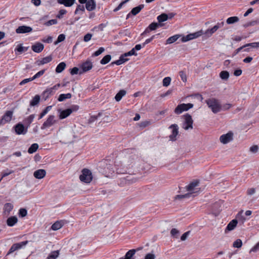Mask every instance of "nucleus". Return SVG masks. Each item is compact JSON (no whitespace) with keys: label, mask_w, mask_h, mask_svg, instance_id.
I'll return each mask as SVG.
<instances>
[{"label":"nucleus","mask_w":259,"mask_h":259,"mask_svg":"<svg viewBox=\"0 0 259 259\" xmlns=\"http://www.w3.org/2000/svg\"><path fill=\"white\" fill-rule=\"evenodd\" d=\"M206 103L214 113H218L222 110V106L220 102L215 98L209 99L206 100Z\"/></svg>","instance_id":"f03ea898"},{"label":"nucleus","mask_w":259,"mask_h":259,"mask_svg":"<svg viewBox=\"0 0 259 259\" xmlns=\"http://www.w3.org/2000/svg\"><path fill=\"white\" fill-rule=\"evenodd\" d=\"M244 47H251L252 48H259V42H254L246 44Z\"/></svg>","instance_id":"3c124183"},{"label":"nucleus","mask_w":259,"mask_h":259,"mask_svg":"<svg viewBox=\"0 0 259 259\" xmlns=\"http://www.w3.org/2000/svg\"><path fill=\"white\" fill-rule=\"evenodd\" d=\"M183 117L184 120L182 124V127L185 130L192 129L193 120L192 118V116L190 114L187 113L184 115Z\"/></svg>","instance_id":"20e7f679"},{"label":"nucleus","mask_w":259,"mask_h":259,"mask_svg":"<svg viewBox=\"0 0 259 259\" xmlns=\"http://www.w3.org/2000/svg\"><path fill=\"white\" fill-rule=\"evenodd\" d=\"M105 51V49L103 47H101L99 49V50L97 51H96L94 54L92 55V57H97L101 54L104 51Z\"/></svg>","instance_id":"5fc2aeb1"},{"label":"nucleus","mask_w":259,"mask_h":259,"mask_svg":"<svg viewBox=\"0 0 259 259\" xmlns=\"http://www.w3.org/2000/svg\"><path fill=\"white\" fill-rule=\"evenodd\" d=\"M55 90L53 89V87L47 89L43 92V95L46 97V98H49V97L53 94H54Z\"/></svg>","instance_id":"bb28decb"},{"label":"nucleus","mask_w":259,"mask_h":259,"mask_svg":"<svg viewBox=\"0 0 259 259\" xmlns=\"http://www.w3.org/2000/svg\"><path fill=\"white\" fill-rule=\"evenodd\" d=\"M257 23V21L256 20H253L251 21L248 22L246 23L243 25V27L245 28L251 26H254L256 25Z\"/></svg>","instance_id":"4d7b16f0"},{"label":"nucleus","mask_w":259,"mask_h":259,"mask_svg":"<svg viewBox=\"0 0 259 259\" xmlns=\"http://www.w3.org/2000/svg\"><path fill=\"white\" fill-rule=\"evenodd\" d=\"M233 134L232 132H229L226 134L222 135L220 140L223 144H227L233 140Z\"/></svg>","instance_id":"4468645a"},{"label":"nucleus","mask_w":259,"mask_h":259,"mask_svg":"<svg viewBox=\"0 0 259 259\" xmlns=\"http://www.w3.org/2000/svg\"><path fill=\"white\" fill-rule=\"evenodd\" d=\"M192 39H193L192 36H191V34L190 33L186 36H184L182 38V41L186 42V41H188L192 40Z\"/></svg>","instance_id":"bf43d9fd"},{"label":"nucleus","mask_w":259,"mask_h":259,"mask_svg":"<svg viewBox=\"0 0 259 259\" xmlns=\"http://www.w3.org/2000/svg\"><path fill=\"white\" fill-rule=\"evenodd\" d=\"M28 243V241L26 240L25 241L20 242L19 243H16L13 244L11 248H10L7 254V255H8L9 254L14 252L15 251H17L19 249L23 248L25 247V246Z\"/></svg>","instance_id":"6e6552de"},{"label":"nucleus","mask_w":259,"mask_h":259,"mask_svg":"<svg viewBox=\"0 0 259 259\" xmlns=\"http://www.w3.org/2000/svg\"><path fill=\"white\" fill-rule=\"evenodd\" d=\"M179 74L183 81L186 82L187 81L186 74L183 71H181L179 72Z\"/></svg>","instance_id":"e2e57ef3"},{"label":"nucleus","mask_w":259,"mask_h":259,"mask_svg":"<svg viewBox=\"0 0 259 259\" xmlns=\"http://www.w3.org/2000/svg\"><path fill=\"white\" fill-rule=\"evenodd\" d=\"M157 19L159 23H161L164 21H166L168 19V16L167 14L165 13H163L160 15H159Z\"/></svg>","instance_id":"ea45409f"},{"label":"nucleus","mask_w":259,"mask_h":259,"mask_svg":"<svg viewBox=\"0 0 259 259\" xmlns=\"http://www.w3.org/2000/svg\"><path fill=\"white\" fill-rule=\"evenodd\" d=\"M44 48V45L40 42H37L31 47L32 51L37 53L41 52L43 50Z\"/></svg>","instance_id":"aec40b11"},{"label":"nucleus","mask_w":259,"mask_h":259,"mask_svg":"<svg viewBox=\"0 0 259 259\" xmlns=\"http://www.w3.org/2000/svg\"><path fill=\"white\" fill-rule=\"evenodd\" d=\"M242 245V241L240 239H237L233 243V247L236 248H240Z\"/></svg>","instance_id":"864d4df0"},{"label":"nucleus","mask_w":259,"mask_h":259,"mask_svg":"<svg viewBox=\"0 0 259 259\" xmlns=\"http://www.w3.org/2000/svg\"><path fill=\"white\" fill-rule=\"evenodd\" d=\"M79 109V106L76 105H73L70 108L60 110L59 117L60 119H64L69 116L72 112L77 111Z\"/></svg>","instance_id":"7ed1b4c3"},{"label":"nucleus","mask_w":259,"mask_h":259,"mask_svg":"<svg viewBox=\"0 0 259 259\" xmlns=\"http://www.w3.org/2000/svg\"><path fill=\"white\" fill-rule=\"evenodd\" d=\"M80 68L81 70L79 71V74H81L92 69L93 68V63L90 60L88 59L81 64Z\"/></svg>","instance_id":"9b49d317"},{"label":"nucleus","mask_w":259,"mask_h":259,"mask_svg":"<svg viewBox=\"0 0 259 259\" xmlns=\"http://www.w3.org/2000/svg\"><path fill=\"white\" fill-rule=\"evenodd\" d=\"M237 224V221L236 220H233L227 225L226 229L228 231L233 230Z\"/></svg>","instance_id":"c85d7f7f"},{"label":"nucleus","mask_w":259,"mask_h":259,"mask_svg":"<svg viewBox=\"0 0 259 259\" xmlns=\"http://www.w3.org/2000/svg\"><path fill=\"white\" fill-rule=\"evenodd\" d=\"M180 35L179 34H176L173 35L170 37H169L166 41V44H170L174 42H175L179 37Z\"/></svg>","instance_id":"e433bc0d"},{"label":"nucleus","mask_w":259,"mask_h":259,"mask_svg":"<svg viewBox=\"0 0 259 259\" xmlns=\"http://www.w3.org/2000/svg\"><path fill=\"white\" fill-rule=\"evenodd\" d=\"M159 35V33H158L156 35H154L152 36L150 38L147 39L145 41L143 44V47H144L147 44L150 43L154 38L156 37V36Z\"/></svg>","instance_id":"6e6d98bb"},{"label":"nucleus","mask_w":259,"mask_h":259,"mask_svg":"<svg viewBox=\"0 0 259 259\" xmlns=\"http://www.w3.org/2000/svg\"><path fill=\"white\" fill-rule=\"evenodd\" d=\"M78 71H79V69L76 67H74L70 70V74L72 75L77 74L79 73V72H78Z\"/></svg>","instance_id":"69168bd1"},{"label":"nucleus","mask_w":259,"mask_h":259,"mask_svg":"<svg viewBox=\"0 0 259 259\" xmlns=\"http://www.w3.org/2000/svg\"><path fill=\"white\" fill-rule=\"evenodd\" d=\"M155 256L152 253H148L145 256V259H155Z\"/></svg>","instance_id":"774afa93"},{"label":"nucleus","mask_w":259,"mask_h":259,"mask_svg":"<svg viewBox=\"0 0 259 259\" xmlns=\"http://www.w3.org/2000/svg\"><path fill=\"white\" fill-rule=\"evenodd\" d=\"M13 208V205L11 203H7L4 205L3 208V213L5 215H8L10 211Z\"/></svg>","instance_id":"412c9836"},{"label":"nucleus","mask_w":259,"mask_h":259,"mask_svg":"<svg viewBox=\"0 0 259 259\" xmlns=\"http://www.w3.org/2000/svg\"><path fill=\"white\" fill-rule=\"evenodd\" d=\"M96 8V3L95 0H88L85 3V8L89 11L94 10Z\"/></svg>","instance_id":"6ab92c4d"},{"label":"nucleus","mask_w":259,"mask_h":259,"mask_svg":"<svg viewBox=\"0 0 259 259\" xmlns=\"http://www.w3.org/2000/svg\"><path fill=\"white\" fill-rule=\"evenodd\" d=\"M199 182L195 181L191 182L189 185L186 186V190L189 192L184 195H177L176 198L182 199L184 198H189L191 196L194 197L200 191V188H198Z\"/></svg>","instance_id":"f257e3e1"},{"label":"nucleus","mask_w":259,"mask_h":259,"mask_svg":"<svg viewBox=\"0 0 259 259\" xmlns=\"http://www.w3.org/2000/svg\"><path fill=\"white\" fill-rule=\"evenodd\" d=\"M136 252V250L135 249H131L128 250L125 255V259H134L133 256L135 255Z\"/></svg>","instance_id":"7c9ffc66"},{"label":"nucleus","mask_w":259,"mask_h":259,"mask_svg":"<svg viewBox=\"0 0 259 259\" xmlns=\"http://www.w3.org/2000/svg\"><path fill=\"white\" fill-rule=\"evenodd\" d=\"M126 92L124 90H121L115 95V99L117 102L121 100L122 98L126 95Z\"/></svg>","instance_id":"393cba45"},{"label":"nucleus","mask_w":259,"mask_h":259,"mask_svg":"<svg viewBox=\"0 0 259 259\" xmlns=\"http://www.w3.org/2000/svg\"><path fill=\"white\" fill-rule=\"evenodd\" d=\"M144 5H140L136 7H135L132 10L131 13L133 15H136L141 11V10L144 8Z\"/></svg>","instance_id":"2f4dec72"},{"label":"nucleus","mask_w":259,"mask_h":259,"mask_svg":"<svg viewBox=\"0 0 259 259\" xmlns=\"http://www.w3.org/2000/svg\"><path fill=\"white\" fill-rule=\"evenodd\" d=\"M66 64L65 62H61L57 66L56 68V72L58 73L62 72L66 67Z\"/></svg>","instance_id":"a878e982"},{"label":"nucleus","mask_w":259,"mask_h":259,"mask_svg":"<svg viewBox=\"0 0 259 259\" xmlns=\"http://www.w3.org/2000/svg\"><path fill=\"white\" fill-rule=\"evenodd\" d=\"M85 11V8L83 5H78L77 7L75 10L74 14L75 15L77 14H82Z\"/></svg>","instance_id":"473e14b6"},{"label":"nucleus","mask_w":259,"mask_h":259,"mask_svg":"<svg viewBox=\"0 0 259 259\" xmlns=\"http://www.w3.org/2000/svg\"><path fill=\"white\" fill-rule=\"evenodd\" d=\"M65 39V35L64 34H60L57 40L54 42L55 45H57L58 44L64 41Z\"/></svg>","instance_id":"09e8293b"},{"label":"nucleus","mask_w":259,"mask_h":259,"mask_svg":"<svg viewBox=\"0 0 259 259\" xmlns=\"http://www.w3.org/2000/svg\"><path fill=\"white\" fill-rule=\"evenodd\" d=\"M71 94L70 93H67V94H62L59 95V98L58 99V100L59 102H62L65 99H70L71 98Z\"/></svg>","instance_id":"72a5a7b5"},{"label":"nucleus","mask_w":259,"mask_h":259,"mask_svg":"<svg viewBox=\"0 0 259 259\" xmlns=\"http://www.w3.org/2000/svg\"><path fill=\"white\" fill-rule=\"evenodd\" d=\"M111 59V56L110 55L105 56L103 59L100 61L101 64L104 65L107 64Z\"/></svg>","instance_id":"37998d69"},{"label":"nucleus","mask_w":259,"mask_h":259,"mask_svg":"<svg viewBox=\"0 0 259 259\" xmlns=\"http://www.w3.org/2000/svg\"><path fill=\"white\" fill-rule=\"evenodd\" d=\"M102 114L101 113H99L97 115H93L88 120L89 123H92L95 122L98 118V117L101 116Z\"/></svg>","instance_id":"8fccbe9b"},{"label":"nucleus","mask_w":259,"mask_h":259,"mask_svg":"<svg viewBox=\"0 0 259 259\" xmlns=\"http://www.w3.org/2000/svg\"><path fill=\"white\" fill-rule=\"evenodd\" d=\"M138 159V157L136 155H133L129 156L123 159V164H125L132 168L133 167L135 164L136 160Z\"/></svg>","instance_id":"f8f14e48"},{"label":"nucleus","mask_w":259,"mask_h":259,"mask_svg":"<svg viewBox=\"0 0 259 259\" xmlns=\"http://www.w3.org/2000/svg\"><path fill=\"white\" fill-rule=\"evenodd\" d=\"M57 122L58 120L56 119L55 115H50L46 120L42 124L41 129L45 130L46 128H49L55 124Z\"/></svg>","instance_id":"423d86ee"},{"label":"nucleus","mask_w":259,"mask_h":259,"mask_svg":"<svg viewBox=\"0 0 259 259\" xmlns=\"http://www.w3.org/2000/svg\"><path fill=\"white\" fill-rule=\"evenodd\" d=\"M13 115L12 111H7L1 118V124L6 123L10 122Z\"/></svg>","instance_id":"2eb2a0df"},{"label":"nucleus","mask_w":259,"mask_h":259,"mask_svg":"<svg viewBox=\"0 0 259 259\" xmlns=\"http://www.w3.org/2000/svg\"><path fill=\"white\" fill-rule=\"evenodd\" d=\"M45 72V70L44 69V70H41L39 71H38L37 73H36L33 77H32V79H35L37 78H38L40 76H41V75H42Z\"/></svg>","instance_id":"052dcab7"},{"label":"nucleus","mask_w":259,"mask_h":259,"mask_svg":"<svg viewBox=\"0 0 259 259\" xmlns=\"http://www.w3.org/2000/svg\"><path fill=\"white\" fill-rule=\"evenodd\" d=\"M116 172L118 174H125L131 168L122 161H116L115 164Z\"/></svg>","instance_id":"39448f33"},{"label":"nucleus","mask_w":259,"mask_h":259,"mask_svg":"<svg viewBox=\"0 0 259 259\" xmlns=\"http://www.w3.org/2000/svg\"><path fill=\"white\" fill-rule=\"evenodd\" d=\"M57 23V21L56 19L50 20L45 23V25L47 26H51L52 25L56 24Z\"/></svg>","instance_id":"0e129e2a"},{"label":"nucleus","mask_w":259,"mask_h":259,"mask_svg":"<svg viewBox=\"0 0 259 259\" xmlns=\"http://www.w3.org/2000/svg\"><path fill=\"white\" fill-rule=\"evenodd\" d=\"M162 26V25L160 23H156V22H153L149 25L148 27H149V29L150 30V31H152V30H154L156 29L157 28H158V27H161Z\"/></svg>","instance_id":"58836bf2"},{"label":"nucleus","mask_w":259,"mask_h":259,"mask_svg":"<svg viewBox=\"0 0 259 259\" xmlns=\"http://www.w3.org/2000/svg\"><path fill=\"white\" fill-rule=\"evenodd\" d=\"M170 128L172 129L171 134L169 135V139L172 141L176 140V137L179 133V127L177 124H173L169 126Z\"/></svg>","instance_id":"ddd939ff"},{"label":"nucleus","mask_w":259,"mask_h":259,"mask_svg":"<svg viewBox=\"0 0 259 259\" xmlns=\"http://www.w3.org/2000/svg\"><path fill=\"white\" fill-rule=\"evenodd\" d=\"M52 106H47L40 114L38 119H41L45 115H46L49 111H50V110L52 109Z\"/></svg>","instance_id":"a19ab883"},{"label":"nucleus","mask_w":259,"mask_h":259,"mask_svg":"<svg viewBox=\"0 0 259 259\" xmlns=\"http://www.w3.org/2000/svg\"><path fill=\"white\" fill-rule=\"evenodd\" d=\"M171 81V78L170 77H166L163 78L162 81V84L164 87H168Z\"/></svg>","instance_id":"de8ad7c7"},{"label":"nucleus","mask_w":259,"mask_h":259,"mask_svg":"<svg viewBox=\"0 0 259 259\" xmlns=\"http://www.w3.org/2000/svg\"><path fill=\"white\" fill-rule=\"evenodd\" d=\"M76 0H57V2L61 5H63L65 7H71Z\"/></svg>","instance_id":"4be33fe9"},{"label":"nucleus","mask_w":259,"mask_h":259,"mask_svg":"<svg viewBox=\"0 0 259 259\" xmlns=\"http://www.w3.org/2000/svg\"><path fill=\"white\" fill-rule=\"evenodd\" d=\"M128 60V59H127L126 57H124V54H123L120 56L119 59L118 60L112 62V64L120 65L121 64H123Z\"/></svg>","instance_id":"b1692460"},{"label":"nucleus","mask_w":259,"mask_h":259,"mask_svg":"<svg viewBox=\"0 0 259 259\" xmlns=\"http://www.w3.org/2000/svg\"><path fill=\"white\" fill-rule=\"evenodd\" d=\"M224 22L223 21L220 23L218 22L212 28L210 29H208L205 32H204V34H205L207 37H210L214 32H215L220 28L224 26Z\"/></svg>","instance_id":"9d476101"},{"label":"nucleus","mask_w":259,"mask_h":259,"mask_svg":"<svg viewBox=\"0 0 259 259\" xmlns=\"http://www.w3.org/2000/svg\"><path fill=\"white\" fill-rule=\"evenodd\" d=\"M193 104L192 103L181 104L175 108V113L177 114H180L183 111H187L189 109L193 108Z\"/></svg>","instance_id":"1a4fd4ad"},{"label":"nucleus","mask_w":259,"mask_h":259,"mask_svg":"<svg viewBox=\"0 0 259 259\" xmlns=\"http://www.w3.org/2000/svg\"><path fill=\"white\" fill-rule=\"evenodd\" d=\"M46 175V171L45 169H39L35 170L33 173L34 177L37 179L44 178Z\"/></svg>","instance_id":"a211bd4d"},{"label":"nucleus","mask_w":259,"mask_h":259,"mask_svg":"<svg viewBox=\"0 0 259 259\" xmlns=\"http://www.w3.org/2000/svg\"><path fill=\"white\" fill-rule=\"evenodd\" d=\"M27 214V211L25 208H20L19 210V215L21 217H24Z\"/></svg>","instance_id":"603ef678"},{"label":"nucleus","mask_w":259,"mask_h":259,"mask_svg":"<svg viewBox=\"0 0 259 259\" xmlns=\"http://www.w3.org/2000/svg\"><path fill=\"white\" fill-rule=\"evenodd\" d=\"M59 252L58 250H56L51 252L48 256L47 259H56L59 255Z\"/></svg>","instance_id":"79ce46f5"},{"label":"nucleus","mask_w":259,"mask_h":259,"mask_svg":"<svg viewBox=\"0 0 259 259\" xmlns=\"http://www.w3.org/2000/svg\"><path fill=\"white\" fill-rule=\"evenodd\" d=\"M204 34V32L202 30H200L198 31L195 32L193 33H191V36H192L193 39H195L199 37Z\"/></svg>","instance_id":"49530a36"},{"label":"nucleus","mask_w":259,"mask_h":259,"mask_svg":"<svg viewBox=\"0 0 259 259\" xmlns=\"http://www.w3.org/2000/svg\"><path fill=\"white\" fill-rule=\"evenodd\" d=\"M220 76L223 80H227L229 77V73L227 71H222L220 73Z\"/></svg>","instance_id":"a18cd8bd"},{"label":"nucleus","mask_w":259,"mask_h":259,"mask_svg":"<svg viewBox=\"0 0 259 259\" xmlns=\"http://www.w3.org/2000/svg\"><path fill=\"white\" fill-rule=\"evenodd\" d=\"M79 179L83 182L90 183L93 179L91 171L89 169H83L82 170V174L79 176Z\"/></svg>","instance_id":"0eeeda50"},{"label":"nucleus","mask_w":259,"mask_h":259,"mask_svg":"<svg viewBox=\"0 0 259 259\" xmlns=\"http://www.w3.org/2000/svg\"><path fill=\"white\" fill-rule=\"evenodd\" d=\"M15 132L18 134H22L24 130V126L22 124L18 123L15 126Z\"/></svg>","instance_id":"cd10ccee"},{"label":"nucleus","mask_w":259,"mask_h":259,"mask_svg":"<svg viewBox=\"0 0 259 259\" xmlns=\"http://www.w3.org/2000/svg\"><path fill=\"white\" fill-rule=\"evenodd\" d=\"M18 222V219L16 216L9 217L7 220V224L9 227L14 226Z\"/></svg>","instance_id":"5701e85b"},{"label":"nucleus","mask_w":259,"mask_h":259,"mask_svg":"<svg viewBox=\"0 0 259 259\" xmlns=\"http://www.w3.org/2000/svg\"><path fill=\"white\" fill-rule=\"evenodd\" d=\"M63 225V223L61 221H57L52 225L51 228L53 230L56 231L61 228Z\"/></svg>","instance_id":"c756f323"},{"label":"nucleus","mask_w":259,"mask_h":259,"mask_svg":"<svg viewBox=\"0 0 259 259\" xmlns=\"http://www.w3.org/2000/svg\"><path fill=\"white\" fill-rule=\"evenodd\" d=\"M239 20V19L237 16H233L228 18L226 20V23L228 24H232L238 22Z\"/></svg>","instance_id":"f704fd0d"},{"label":"nucleus","mask_w":259,"mask_h":259,"mask_svg":"<svg viewBox=\"0 0 259 259\" xmlns=\"http://www.w3.org/2000/svg\"><path fill=\"white\" fill-rule=\"evenodd\" d=\"M38 148V145L37 143H34L31 145L28 150V152L32 154L36 151Z\"/></svg>","instance_id":"4c0bfd02"},{"label":"nucleus","mask_w":259,"mask_h":259,"mask_svg":"<svg viewBox=\"0 0 259 259\" xmlns=\"http://www.w3.org/2000/svg\"><path fill=\"white\" fill-rule=\"evenodd\" d=\"M179 232L177 229L173 228L171 229L170 231V234L172 237L175 238H178V235L179 234Z\"/></svg>","instance_id":"680f3d73"},{"label":"nucleus","mask_w":259,"mask_h":259,"mask_svg":"<svg viewBox=\"0 0 259 259\" xmlns=\"http://www.w3.org/2000/svg\"><path fill=\"white\" fill-rule=\"evenodd\" d=\"M52 60V57L51 56H49L43 58L40 61L39 64L44 65L49 63Z\"/></svg>","instance_id":"c03bdc74"},{"label":"nucleus","mask_w":259,"mask_h":259,"mask_svg":"<svg viewBox=\"0 0 259 259\" xmlns=\"http://www.w3.org/2000/svg\"><path fill=\"white\" fill-rule=\"evenodd\" d=\"M137 179L133 175H130L126 177L121 178V181L123 184L130 185L135 183L137 181Z\"/></svg>","instance_id":"dca6fc26"},{"label":"nucleus","mask_w":259,"mask_h":259,"mask_svg":"<svg viewBox=\"0 0 259 259\" xmlns=\"http://www.w3.org/2000/svg\"><path fill=\"white\" fill-rule=\"evenodd\" d=\"M32 31V28L31 27L25 25L19 26L16 30V32L17 33H29Z\"/></svg>","instance_id":"f3484780"},{"label":"nucleus","mask_w":259,"mask_h":259,"mask_svg":"<svg viewBox=\"0 0 259 259\" xmlns=\"http://www.w3.org/2000/svg\"><path fill=\"white\" fill-rule=\"evenodd\" d=\"M40 101V96L39 95H36L32 99L30 102V105L31 106H34L37 105Z\"/></svg>","instance_id":"c9c22d12"},{"label":"nucleus","mask_w":259,"mask_h":259,"mask_svg":"<svg viewBox=\"0 0 259 259\" xmlns=\"http://www.w3.org/2000/svg\"><path fill=\"white\" fill-rule=\"evenodd\" d=\"M27 48L22 47L21 45H18L15 50V51H18L20 53H22V52H25L27 51Z\"/></svg>","instance_id":"13d9d810"},{"label":"nucleus","mask_w":259,"mask_h":259,"mask_svg":"<svg viewBox=\"0 0 259 259\" xmlns=\"http://www.w3.org/2000/svg\"><path fill=\"white\" fill-rule=\"evenodd\" d=\"M92 37V34L88 33L84 36L83 40L85 42H88L91 39Z\"/></svg>","instance_id":"338daca9"}]
</instances>
